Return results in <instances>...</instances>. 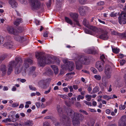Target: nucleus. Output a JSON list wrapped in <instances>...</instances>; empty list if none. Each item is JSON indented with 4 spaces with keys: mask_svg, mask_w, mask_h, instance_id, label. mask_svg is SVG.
Returning <instances> with one entry per match:
<instances>
[{
    "mask_svg": "<svg viewBox=\"0 0 126 126\" xmlns=\"http://www.w3.org/2000/svg\"><path fill=\"white\" fill-rule=\"evenodd\" d=\"M22 62V59L19 58H16L15 61L10 62L8 65L7 74L9 75L11 74L13 71V67L15 66V74H19L22 71L23 76H26L27 69L29 67V64H32L33 62L30 59H26L24 60L23 64Z\"/></svg>",
    "mask_w": 126,
    "mask_h": 126,
    "instance_id": "obj_1",
    "label": "nucleus"
},
{
    "mask_svg": "<svg viewBox=\"0 0 126 126\" xmlns=\"http://www.w3.org/2000/svg\"><path fill=\"white\" fill-rule=\"evenodd\" d=\"M57 110L59 115L62 119H60L61 121H63L64 126H70L71 124V119H73L72 122L74 126H79L80 122L78 119L74 118V112L73 110H70L67 113L68 117L65 116L63 113L62 109L60 106L58 105L57 107Z\"/></svg>",
    "mask_w": 126,
    "mask_h": 126,
    "instance_id": "obj_2",
    "label": "nucleus"
},
{
    "mask_svg": "<svg viewBox=\"0 0 126 126\" xmlns=\"http://www.w3.org/2000/svg\"><path fill=\"white\" fill-rule=\"evenodd\" d=\"M41 52H37L36 54V58L38 59V64L41 67H44L46 64L54 63L53 59L50 56L45 57L41 55Z\"/></svg>",
    "mask_w": 126,
    "mask_h": 126,
    "instance_id": "obj_3",
    "label": "nucleus"
},
{
    "mask_svg": "<svg viewBox=\"0 0 126 126\" xmlns=\"http://www.w3.org/2000/svg\"><path fill=\"white\" fill-rule=\"evenodd\" d=\"M87 58L78 56V59L75 60L76 69L78 70L81 69L82 67L81 64H87Z\"/></svg>",
    "mask_w": 126,
    "mask_h": 126,
    "instance_id": "obj_4",
    "label": "nucleus"
},
{
    "mask_svg": "<svg viewBox=\"0 0 126 126\" xmlns=\"http://www.w3.org/2000/svg\"><path fill=\"white\" fill-rule=\"evenodd\" d=\"M82 24L85 26L87 27L90 30H92L93 32H95V35L96 36H98V30L95 27L90 26V25L88 22L85 19H83L82 22Z\"/></svg>",
    "mask_w": 126,
    "mask_h": 126,
    "instance_id": "obj_5",
    "label": "nucleus"
},
{
    "mask_svg": "<svg viewBox=\"0 0 126 126\" xmlns=\"http://www.w3.org/2000/svg\"><path fill=\"white\" fill-rule=\"evenodd\" d=\"M31 2V8L32 10H37L40 7L41 3L38 0H29Z\"/></svg>",
    "mask_w": 126,
    "mask_h": 126,
    "instance_id": "obj_6",
    "label": "nucleus"
},
{
    "mask_svg": "<svg viewBox=\"0 0 126 126\" xmlns=\"http://www.w3.org/2000/svg\"><path fill=\"white\" fill-rule=\"evenodd\" d=\"M112 69L111 67L108 65H106L104 70V73L106 78L107 79H110L111 76Z\"/></svg>",
    "mask_w": 126,
    "mask_h": 126,
    "instance_id": "obj_7",
    "label": "nucleus"
},
{
    "mask_svg": "<svg viewBox=\"0 0 126 126\" xmlns=\"http://www.w3.org/2000/svg\"><path fill=\"white\" fill-rule=\"evenodd\" d=\"M69 15L70 17L74 21V24L80 26V25L78 20L79 16L78 14L77 13H70Z\"/></svg>",
    "mask_w": 126,
    "mask_h": 126,
    "instance_id": "obj_8",
    "label": "nucleus"
},
{
    "mask_svg": "<svg viewBox=\"0 0 126 126\" xmlns=\"http://www.w3.org/2000/svg\"><path fill=\"white\" fill-rule=\"evenodd\" d=\"M126 13L123 11L119 17V22L120 24H125L126 23Z\"/></svg>",
    "mask_w": 126,
    "mask_h": 126,
    "instance_id": "obj_9",
    "label": "nucleus"
},
{
    "mask_svg": "<svg viewBox=\"0 0 126 126\" xmlns=\"http://www.w3.org/2000/svg\"><path fill=\"white\" fill-rule=\"evenodd\" d=\"M6 30L7 32L11 34L17 35L19 33L18 31L15 29L14 27L12 26H7L6 28Z\"/></svg>",
    "mask_w": 126,
    "mask_h": 126,
    "instance_id": "obj_10",
    "label": "nucleus"
},
{
    "mask_svg": "<svg viewBox=\"0 0 126 126\" xmlns=\"http://www.w3.org/2000/svg\"><path fill=\"white\" fill-rule=\"evenodd\" d=\"M104 63L102 61H98L96 63V67L100 72L102 71L104 69Z\"/></svg>",
    "mask_w": 126,
    "mask_h": 126,
    "instance_id": "obj_11",
    "label": "nucleus"
},
{
    "mask_svg": "<svg viewBox=\"0 0 126 126\" xmlns=\"http://www.w3.org/2000/svg\"><path fill=\"white\" fill-rule=\"evenodd\" d=\"M101 34L98 36L99 38L104 40H106L108 38L109 36L108 35V32L104 31H102Z\"/></svg>",
    "mask_w": 126,
    "mask_h": 126,
    "instance_id": "obj_12",
    "label": "nucleus"
},
{
    "mask_svg": "<svg viewBox=\"0 0 126 126\" xmlns=\"http://www.w3.org/2000/svg\"><path fill=\"white\" fill-rule=\"evenodd\" d=\"M5 47L9 49L14 48V46L13 42H11L9 40L8 42L5 43L3 45Z\"/></svg>",
    "mask_w": 126,
    "mask_h": 126,
    "instance_id": "obj_13",
    "label": "nucleus"
},
{
    "mask_svg": "<svg viewBox=\"0 0 126 126\" xmlns=\"http://www.w3.org/2000/svg\"><path fill=\"white\" fill-rule=\"evenodd\" d=\"M0 71L1 72V75H5L7 72V68L5 64H1L0 66Z\"/></svg>",
    "mask_w": 126,
    "mask_h": 126,
    "instance_id": "obj_14",
    "label": "nucleus"
},
{
    "mask_svg": "<svg viewBox=\"0 0 126 126\" xmlns=\"http://www.w3.org/2000/svg\"><path fill=\"white\" fill-rule=\"evenodd\" d=\"M8 2L13 8L15 9L18 6L17 3L15 0H9Z\"/></svg>",
    "mask_w": 126,
    "mask_h": 126,
    "instance_id": "obj_15",
    "label": "nucleus"
},
{
    "mask_svg": "<svg viewBox=\"0 0 126 126\" xmlns=\"http://www.w3.org/2000/svg\"><path fill=\"white\" fill-rule=\"evenodd\" d=\"M35 69V67L33 66H32L29 68L27 70V74L29 76L32 75L33 76L35 73L34 71Z\"/></svg>",
    "mask_w": 126,
    "mask_h": 126,
    "instance_id": "obj_16",
    "label": "nucleus"
},
{
    "mask_svg": "<svg viewBox=\"0 0 126 126\" xmlns=\"http://www.w3.org/2000/svg\"><path fill=\"white\" fill-rule=\"evenodd\" d=\"M46 81L45 80H42L38 82L39 86L44 89L46 88Z\"/></svg>",
    "mask_w": 126,
    "mask_h": 126,
    "instance_id": "obj_17",
    "label": "nucleus"
},
{
    "mask_svg": "<svg viewBox=\"0 0 126 126\" xmlns=\"http://www.w3.org/2000/svg\"><path fill=\"white\" fill-rule=\"evenodd\" d=\"M74 118L78 119L79 120L82 121L84 119V116L82 115L74 112Z\"/></svg>",
    "mask_w": 126,
    "mask_h": 126,
    "instance_id": "obj_18",
    "label": "nucleus"
},
{
    "mask_svg": "<svg viewBox=\"0 0 126 126\" xmlns=\"http://www.w3.org/2000/svg\"><path fill=\"white\" fill-rule=\"evenodd\" d=\"M120 126H126V117H122L119 122Z\"/></svg>",
    "mask_w": 126,
    "mask_h": 126,
    "instance_id": "obj_19",
    "label": "nucleus"
},
{
    "mask_svg": "<svg viewBox=\"0 0 126 126\" xmlns=\"http://www.w3.org/2000/svg\"><path fill=\"white\" fill-rule=\"evenodd\" d=\"M20 124L21 126H32L33 125V124L32 122L29 121H26L24 123H20Z\"/></svg>",
    "mask_w": 126,
    "mask_h": 126,
    "instance_id": "obj_20",
    "label": "nucleus"
},
{
    "mask_svg": "<svg viewBox=\"0 0 126 126\" xmlns=\"http://www.w3.org/2000/svg\"><path fill=\"white\" fill-rule=\"evenodd\" d=\"M86 52L88 53L92 54H95L97 53V51L94 49H88Z\"/></svg>",
    "mask_w": 126,
    "mask_h": 126,
    "instance_id": "obj_21",
    "label": "nucleus"
},
{
    "mask_svg": "<svg viewBox=\"0 0 126 126\" xmlns=\"http://www.w3.org/2000/svg\"><path fill=\"white\" fill-rule=\"evenodd\" d=\"M22 22L23 21L22 18H17L14 21V24L15 25L17 26Z\"/></svg>",
    "mask_w": 126,
    "mask_h": 126,
    "instance_id": "obj_22",
    "label": "nucleus"
},
{
    "mask_svg": "<svg viewBox=\"0 0 126 126\" xmlns=\"http://www.w3.org/2000/svg\"><path fill=\"white\" fill-rule=\"evenodd\" d=\"M51 67L53 70L54 73L56 74L58 73L59 71V70L57 66L54 65H51Z\"/></svg>",
    "mask_w": 126,
    "mask_h": 126,
    "instance_id": "obj_23",
    "label": "nucleus"
},
{
    "mask_svg": "<svg viewBox=\"0 0 126 126\" xmlns=\"http://www.w3.org/2000/svg\"><path fill=\"white\" fill-rule=\"evenodd\" d=\"M15 35L14 37V38L17 41H18L20 42H21L22 40L24 39V37H21L18 35Z\"/></svg>",
    "mask_w": 126,
    "mask_h": 126,
    "instance_id": "obj_24",
    "label": "nucleus"
},
{
    "mask_svg": "<svg viewBox=\"0 0 126 126\" xmlns=\"http://www.w3.org/2000/svg\"><path fill=\"white\" fill-rule=\"evenodd\" d=\"M85 8H83L82 7H80L79 8V10L80 15L83 16L85 14V11L84 10Z\"/></svg>",
    "mask_w": 126,
    "mask_h": 126,
    "instance_id": "obj_25",
    "label": "nucleus"
},
{
    "mask_svg": "<svg viewBox=\"0 0 126 126\" xmlns=\"http://www.w3.org/2000/svg\"><path fill=\"white\" fill-rule=\"evenodd\" d=\"M65 21L68 23L69 24L71 25L73 24V22L72 20L69 17H65Z\"/></svg>",
    "mask_w": 126,
    "mask_h": 126,
    "instance_id": "obj_26",
    "label": "nucleus"
},
{
    "mask_svg": "<svg viewBox=\"0 0 126 126\" xmlns=\"http://www.w3.org/2000/svg\"><path fill=\"white\" fill-rule=\"evenodd\" d=\"M7 55L6 54H3L0 56V64L7 57Z\"/></svg>",
    "mask_w": 126,
    "mask_h": 126,
    "instance_id": "obj_27",
    "label": "nucleus"
},
{
    "mask_svg": "<svg viewBox=\"0 0 126 126\" xmlns=\"http://www.w3.org/2000/svg\"><path fill=\"white\" fill-rule=\"evenodd\" d=\"M75 74L74 72L67 73L66 75V78H68L69 79H71L73 77V75Z\"/></svg>",
    "mask_w": 126,
    "mask_h": 126,
    "instance_id": "obj_28",
    "label": "nucleus"
},
{
    "mask_svg": "<svg viewBox=\"0 0 126 126\" xmlns=\"http://www.w3.org/2000/svg\"><path fill=\"white\" fill-rule=\"evenodd\" d=\"M94 119H91L87 123L88 126H94Z\"/></svg>",
    "mask_w": 126,
    "mask_h": 126,
    "instance_id": "obj_29",
    "label": "nucleus"
},
{
    "mask_svg": "<svg viewBox=\"0 0 126 126\" xmlns=\"http://www.w3.org/2000/svg\"><path fill=\"white\" fill-rule=\"evenodd\" d=\"M99 90V88L98 86H95L93 89V91L92 92V94H94L95 93L98 91Z\"/></svg>",
    "mask_w": 126,
    "mask_h": 126,
    "instance_id": "obj_30",
    "label": "nucleus"
},
{
    "mask_svg": "<svg viewBox=\"0 0 126 126\" xmlns=\"http://www.w3.org/2000/svg\"><path fill=\"white\" fill-rule=\"evenodd\" d=\"M70 64L69 65V68L70 69H71V70H73L74 67V65L73 63L72 62H70Z\"/></svg>",
    "mask_w": 126,
    "mask_h": 126,
    "instance_id": "obj_31",
    "label": "nucleus"
},
{
    "mask_svg": "<svg viewBox=\"0 0 126 126\" xmlns=\"http://www.w3.org/2000/svg\"><path fill=\"white\" fill-rule=\"evenodd\" d=\"M58 96H60V97L64 99H68V96L66 95L63 94H59Z\"/></svg>",
    "mask_w": 126,
    "mask_h": 126,
    "instance_id": "obj_32",
    "label": "nucleus"
},
{
    "mask_svg": "<svg viewBox=\"0 0 126 126\" xmlns=\"http://www.w3.org/2000/svg\"><path fill=\"white\" fill-rule=\"evenodd\" d=\"M84 98V96L79 95L78 96L77 99L78 101H79L80 99L83 100Z\"/></svg>",
    "mask_w": 126,
    "mask_h": 126,
    "instance_id": "obj_33",
    "label": "nucleus"
},
{
    "mask_svg": "<svg viewBox=\"0 0 126 126\" xmlns=\"http://www.w3.org/2000/svg\"><path fill=\"white\" fill-rule=\"evenodd\" d=\"M108 82L105 79H102V84L105 87H106Z\"/></svg>",
    "mask_w": 126,
    "mask_h": 126,
    "instance_id": "obj_34",
    "label": "nucleus"
},
{
    "mask_svg": "<svg viewBox=\"0 0 126 126\" xmlns=\"http://www.w3.org/2000/svg\"><path fill=\"white\" fill-rule=\"evenodd\" d=\"M86 98H87L86 100L88 101H90L92 97L91 95L87 94L85 96Z\"/></svg>",
    "mask_w": 126,
    "mask_h": 126,
    "instance_id": "obj_35",
    "label": "nucleus"
},
{
    "mask_svg": "<svg viewBox=\"0 0 126 126\" xmlns=\"http://www.w3.org/2000/svg\"><path fill=\"white\" fill-rule=\"evenodd\" d=\"M94 78L97 80H100L101 79V76L99 75H95L94 76Z\"/></svg>",
    "mask_w": 126,
    "mask_h": 126,
    "instance_id": "obj_36",
    "label": "nucleus"
},
{
    "mask_svg": "<svg viewBox=\"0 0 126 126\" xmlns=\"http://www.w3.org/2000/svg\"><path fill=\"white\" fill-rule=\"evenodd\" d=\"M11 121V120L10 118H7L3 120L2 122L7 123L8 122H10Z\"/></svg>",
    "mask_w": 126,
    "mask_h": 126,
    "instance_id": "obj_37",
    "label": "nucleus"
},
{
    "mask_svg": "<svg viewBox=\"0 0 126 126\" xmlns=\"http://www.w3.org/2000/svg\"><path fill=\"white\" fill-rule=\"evenodd\" d=\"M119 36H121L123 38L126 39V32L124 33H120L119 34Z\"/></svg>",
    "mask_w": 126,
    "mask_h": 126,
    "instance_id": "obj_38",
    "label": "nucleus"
},
{
    "mask_svg": "<svg viewBox=\"0 0 126 126\" xmlns=\"http://www.w3.org/2000/svg\"><path fill=\"white\" fill-rule=\"evenodd\" d=\"M126 108V106L125 105H120L119 106V108L120 110H124Z\"/></svg>",
    "mask_w": 126,
    "mask_h": 126,
    "instance_id": "obj_39",
    "label": "nucleus"
},
{
    "mask_svg": "<svg viewBox=\"0 0 126 126\" xmlns=\"http://www.w3.org/2000/svg\"><path fill=\"white\" fill-rule=\"evenodd\" d=\"M4 38L1 36H0V44L3 43L4 41Z\"/></svg>",
    "mask_w": 126,
    "mask_h": 126,
    "instance_id": "obj_40",
    "label": "nucleus"
},
{
    "mask_svg": "<svg viewBox=\"0 0 126 126\" xmlns=\"http://www.w3.org/2000/svg\"><path fill=\"white\" fill-rule=\"evenodd\" d=\"M91 69L93 73L94 74H96L97 73V70L94 68L92 67L91 68Z\"/></svg>",
    "mask_w": 126,
    "mask_h": 126,
    "instance_id": "obj_41",
    "label": "nucleus"
},
{
    "mask_svg": "<svg viewBox=\"0 0 126 126\" xmlns=\"http://www.w3.org/2000/svg\"><path fill=\"white\" fill-rule=\"evenodd\" d=\"M113 52L115 53H118L119 52V49L117 48H112Z\"/></svg>",
    "mask_w": 126,
    "mask_h": 126,
    "instance_id": "obj_42",
    "label": "nucleus"
},
{
    "mask_svg": "<svg viewBox=\"0 0 126 126\" xmlns=\"http://www.w3.org/2000/svg\"><path fill=\"white\" fill-rule=\"evenodd\" d=\"M111 33L114 35H118L119 36V34L120 33H119L117 32H116L115 31H113L111 32Z\"/></svg>",
    "mask_w": 126,
    "mask_h": 126,
    "instance_id": "obj_43",
    "label": "nucleus"
},
{
    "mask_svg": "<svg viewBox=\"0 0 126 126\" xmlns=\"http://www.w3.org/2000/svg\"><path fill=\"white\" fill-rule=\"evenodd\" d=\"M51 0H49V1L48 3H46V5L47 7H49L51 5Z\"/></svg>",
    "mask_w": 126,
    "mask_h": 126,
    "instance_id": "obj_44",
    "label": "nucleus"
},
{
    "mask_svg": "<svg viewBox=\"0 0 126 126\" xmlns=\"http://www.w3.org/2000/svg\"><path fill=\"white\" fill-rule=\"evenodd\" d=\"M84 102L85 104L88 106H92L91 103V102H88L86 101H84Z\"/></svg>",
    "mask_w": 126,
    "mask_h": 126,
    "instance_id": "obj_45",
    "label": "nucleus"
},
{
    "mask_svg": "<svg viewBox=\"0 0 126 126\" xmlns=\"http://www.w3.org/2000/svg\"><path fill=\"white\" fill-rule=\"evenodd\" d=\"M29 88L31 90L34 91H36V88L33 87L32 85H29Z\"/></svg>",
    "mask_w": 126,
    "mask_h": 126,
    "instance_id": "obj_46",
    "label": "nucleus"
},
{
    "mask_svg": "<svg viewBox=\"0 0 126 126\" xmlns=\"http://www.w3.org/2000/svg\"><path fill=\"white\" fill-rule=\"evenodd\" d=\"M85 33H87L92 34V33L91 31L89 30L85 29Z\"/></svg>",
    "mask_w": 126,
    "mask_h": 126,
    "instance_id": "obj_47",
    "label": "nucleus"
},
{
    "mask_svg": "<svg viewBox=\"0 0 126 126\" xmlns=\"http://www.w3.org/2000/svg\"><path fill=\"white\" fill-rule=\"evenodd\" d=\"M100 59L102 60V61H103V62L104 63V60L105 59V57L104 55H102L100 57Z\"/></svg>",
    "mask_w": 126,
    "mask_h": 126,
    "instance_id": "obj_48",
    "label": "nucleus"
},
{
    "mask_svg": "<svg viewBox=\"0 0 126 126\" xmlns=\"http://www.w3.org/2000/svg\"><path fill=\"white\" fill-rule=\"evenodd\" d=\"M79 2L81 4H84L85 3L87 0H79Z\"/></svg>",
    "mask_w": 126,
    "mask_h": 126,
    "instance_id": "obj_49",
    "label": "nucleus"
},
{
    "mask_svg": "<svg viewBox=\"0 0 126 126\" xmlns=\"http://www.w3.org/2000/svg\"><path fill=\"white\" fill-rule=\"evenodd\" d=\"M43 126H51V125L48 122H46L44 123Z\"/></svg>",
    "mask_w": 126,
    "mask_h": 126,
    "instance_id": "obj_50",
    "label": "nucleus"
},
{
    "mask_svg": "<svg viewBox=\"0 0 126 126\" xmlns=\"http://www.w3.org/2000/svg\"><path fill=\"white\" fill-rule=\"evenodd\" d=\"M76 97H72L71 98L72 101H71V103L72 104H73L74 103V101L76 100Z\"/></svg>",
    "mask_w": 126,
    "mask_h": 126,
    "instance_id": "obj_51",
    "label": "nucleus"
},
{
    "mask_svg": "<svg viewBox=\"0 0 126 126\" xmlns=\"http://www.w3.org/2000/svg\"><path fill=\"white\" fill-rule=\"evenodd\" d=\"M104 4V2L103 1H100L97 3L98 5H103Z\"/></svg>",
    "mask_w": 126,
    "mask_h": 126,
    "instance_id": "obj_52",
    "label": "nucleus"
},
{
    "mask_svg": "<svg viewBox=\"0 0 126 126\" xmlns=\"http://www.w3.org/2000/svg\"><path fill=\"white\" fill-rule=\"evenodd\" d=\"M35 105L38 108H39L40 107L41 104L39 102L36 103Z\"/></svg>",
    "mask_w": 126,
    "mask_h": 126,
    "instance_id": "obj_53",
    "label": "nucleus"
},
{
    "mask_svg": "<svg viewBox=\"0 0 126 126\" xmlns=\"http://www.w3.org/2000/svg\"><path fill=\"white\" fill-rule=\"evenodd\" d=\"M126 62V61L124 60H122L120 62V63L121 65H123Z\"/></svg>",
    "mask_w": 126,
    "mask_h": 126,
    "instance_id": "obj_54",
    "label": "nucleus"
},
{
    "mask_svg": "<svg viewBox=\"0 0 126 126\" xmlns=\"http://www.w3.org/2000/svg\"><path fill=\"white\" fill-rule=\"evenodd\" d=\"M89 110L90 111L92 112H96V110L94 109H92L89 108Z\"/></svg>",
    "mask_w": 126,
    "mask_h": 126,
    "instance_id": "obj_55",
    "label": "nucleus"
},
{
    "mask_svg": "<svg viewBox=\"0 0 126 126\" xmlns=\"http://www.w3.org/2000/svg\"><path fill=\"white\" fill-rule=\"evenodd\" d=\"M68 88L70 89V92H72L73 91V87L72 86H68Z\"/></svg>",
    "mask_w": 126,
    "mask_h": 126,
    "instance_id": "obj_56",
    "label": "nucleus"
},
{
    "mask_svg": "<svg viewBox=\"0 0 126 126\" xmlns=\"http://www.w3.org/2000/svg\"><path fill=\"white\" fill-rule=\"evenodd\" d=\"M73 87L75 90H76L78 88V86L77 85H74Z\"/></svg>",
    "mask_w": 126,
    "mask_h": 126,
    "instance_id": "obj_57",
    "label": "nucleus"
},
{
    "mask_svg": "<svg viewBox=\"0 0 126 126\" xmlns=\"http://www.w3.org/2000/svg\"><path fill=\"white\" fill-rule=\"evenodd\" d=\"M51 89V88H50L47 91H45L44 92V94H47L50 91Z\"/></svg>",
    "mask_w": 126,
    "mask_h": 126,
    "instance_id": "obj_58",
    "label": "nucleus"
},
{
    "mask_svg": "<svg viewBox=\"0 0 126 126\" xmlns=\"http://www.w3.org/2000/svg\"><path fill=\"white\" fill-rule=\"evenodd\" d=\"M48 33L47 32H45L43 34V36L44 37H47L48 36Z\"/></svg>",
    "mask_w": 126,
    "mask_h": 126,
    "instance_id": "obj_59",
    "label": "nucleus"
},
{
    "mask_svg": "<svg viewBox=\"0 0 126 126\" xmlns=\"http://www.w3.org/2000/svg\"><path fill=\"white\" fill-rule=\"evenodd\" d=\"M19 105V104L17 103H15L13 104L12 105V107H15L18 106Z\"/></svg>",
    "mask_w": 126,
    "mask_h": 126,
    "instance_id": "obj_60",
    "label": "nucleus"
},
{
    "mask_svg": "<svg viewBox=\"0 0 126 126\" xmlns=\"http://www.w3.org/2000/svg\"><path fill=\"white\" fill-rule=\"evenodd\" d=\"M20 2L22 4H25L26 3V0H19Z\"/></svg>",
    "mask_w": 126,
    "mask_h": 126,
    "instance_id": "obj_61",
    "label": "nucleus"
},
{
    "mask_svg": "<svg viewBox=\"0 0 126 126\" xmlns=\"http://www.w3.org/2000/svg\"><path fill=\"white\" fill-rule=\"evenodd\" d=\"M56 62L57 64L59 65L60 63V61L58 59H57L56 60Z\"/></svg>",
    "mask_w": 126,
    "mask_h": 126,
    "instance_id": "obj_62",
    "label": "nucleus"
},
{
    "mask_svg": "<svg viewBox=\"0 0 126 126\" xmlns=\"http://www.w3.org/2000/svg\"><path fill=\"white\" fill-rule=\"evenodd\" d=\"M63 90L65 92H68V89L67 87H65L63 89Z\"/></svg>",
    "mask_w": 126,
    "mask_h": 126,
    "instance_id": "obj_63",
    "label": "nucleus"
},
{
    "mask_svg": "<svg viewBox=\"0 0 126 126\" xmlns=\"http://www.w3.org/2000/svg\"><path fill=\"white\" fill-rule=\"evenodd\" d=\"M124 78L125 82L126 84V71L125 74L124 76Z\"/></svg>",
    "mask_w": 126,
    "mask_h": 126,
    "instance_id": "obj_64",
    "label": "nucleus"
}]
</instances>
